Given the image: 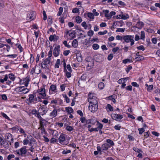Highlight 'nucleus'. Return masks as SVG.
Instances as JSON below:
<instances>
[{"mask_svg": "<svg viewBox=\"0 0 160 160\" xmlns=\"http://www.w3.org/2000/svg\"><path fill=\"white\" fill-rule=\"evenodd\" d=\"M70 50H68L64 51L63 52V54L64 56H67L69 54V53H70Z\"/></svg>", "mask_w": 160, "mask_h": 160, "instance_id": "obj_54", "label": "nucleus"}, {"mask_svg": "<svg viewBox=\"0 0 160 160\" xmlns=\"http://www.w3.org/2000/svg\"><path fill=\"white\" fill-rule=\"evenodd\" d=\"M61 52L60 47V45H57L53 50V55L55 57H57L59 55Z\"/></svg>", "mask_w": 160, "mask_h": 160, "instance_id": "obj_9", "label": "nucleus"}, {"mask_svg": "<svg viewBox=\"0 0 160 160\" xmlns=\"http://www.w3.org/2000/svg\"><path fill=\"white\" fill-rule=\"evenodd\" d=\"M88 101L89 104L98 105V100L93 93H89L88 95Z\"/></svg>", "mask_w": 160, "mask_h": 160, "instance_id": "obj_4", "label": "nucleus"}, {"mask_svg": "<svg viewBox=\"0 0 160 160\" xmlns=\"http://www.w3.org/2000/svg\"><path fill=\"white\" fill-rule=\"evenodd\" d=\"M8 79H9L12 81H14L15 79L14 75L12 73H10L8 75Z\"/></svg>", "mask_w": 160, "mask_h": 160, "instance_id": "obj_28", "label": "nucleus"}, {"mask_svg": "<svg viewBox=\"0 0 160 160\" xmlns=\"http://www.w3.org/2000/svg\"><path fill=\"white\" fill-rule=\"evenodd\" d=\"M121 19L124 20H126L129 18V16L128 14L126 15L121 14Z\"/></svg>", "mask_w": 160, "mask_h": 160, "instance_id": "obj_39", "label": "nucleus"}, {"mask_svg": "<svg viewBox=\"0 0 160 160\" xmlns=\"http://www.w3.org/2000/svg\"><path fill=\"white\" fill-rule=\"evenodd\" d=\"M143 59V57L142 56L137 57L135 58V60H136V61H139Z\"/></svg>", "mask_w": 160, "mask_h": 160, "instance_id": "obj_34", "label": "nucleus"}, {"mask_svg": "<svg viewBox=\"0 0 160 160\" xmlns=\"http://www.w3.org/2000/svg\"><path fill=\"white\" fill-rule=\"evenodd\" d=\"M15 45L19 50L20 52H21L23 51V48L21 44H19L18 43H17L15 44Z\"/></svg>", "mask_w": 160, "mask_h": 160, "instance_id": "obj_38", "label": "nucleus"}, {"mask_svg": "<svg viewBox=\"0 0 160 160\" xmlns=\"http://www.w3.org/2000/svg\"><path fill=\"white\" fill-rule=\"evenodd\" d=\"M14 157L15 156L13 154H10L8 156L7 159L8 160H11L12 158H14Z\"/></svg>", "mask_w": 160, "mask_h": 160, "instance_id": "obj_64", "label": "nucleus"}, {"mask_svg": "<svg viewBox=\"0 0 160 160\" xmlns=\"http://www.w3.org/2000/svg\"><path fill=\"white\" fill-rule=\"evenodd\" d=\"M76 58L77 60L79 62H81L82 61V56L81 53H78L76 54Z\"/></svg>", "mask_w": 160, "mask_h": 160, "instance_id": "obj_22", "label": "nucleus"}, {"mask_svg": "<svg viewBox=\"0 0 160 160\" xmlns=\"http://www.w3.org/2000/svg\"><path fill=\"white\" fill-rule=\"evenodd\" d=\"M63 43L65 46L67 48H69L71 47V46L68 44V42L67 41L65 40L63 41Z\"/></svg>", "mask_w": 160, "mask_h": 160, "instance_id": "obj_45", "label": "nucleus"}, {"mask_svg": "<svg viewBox=\"0 0 160 160\" xmlns=\"http://www.w3.org/2000/svg\"><path fill=\"white\" fill-rule=\"evenodd\" d=\"M66 87V85L65 84H63L60 86V88L62 91L65 90Z\"/></svg>", "mask_w": 160, "mask_h": 160, "instance_id": "obj_56", "label": "nucleus"}, {"mask_svg": "<svg viewBox=\"0 0 160 160\" xmlns=\"http://www.w3.org/2000/svg\"><path fill=\"white\" fill-rule=\"evenodd\" d=\"M51 61L47 59H43L42 62L41 63L39 64V65H41V67L44 69H48L49 66L51 63Z\"/></svg>", "mask_w": 160, "mask_h": 160, "instance_id": "obj_6", "label": "nucleus"}, {"mask_svg": "<svg viewBox=\"0 0 160 160\" xmlns=\"http://www.w3.org/2000/svg\"><path fill=\"white\" fill-rule=\"evenodd\" d=\"M124 78H121L118 80V82L119 84H121L123 82H125Z\"/></svg>", "mask_w": 160, "mask_h": 160, "instance_id": "obj_53", "label": "nucleus"}, {"mask_svg": "<svg viewBox=\"0 0 160 160\" xmlns=\"http://www.w3.org/2000/svg\"><path fill=\"white\" fill-rule=\"evenodd\" d=\"M58 115V111L56 109H53L50 114L51 117L54 118L55 117Z\"/></svg>", "mask_w": 160, "mask_h": 160, "instance_id": "obj_19", "label": "nucleus"}, {"mask_svg": "<svg viewBox=\"0 0 160 160\" xmlns=\"http://www.w3.org/2000/svg\"><path fill=\"white\" fill-rule=\"evenodd\" d=\"M1 115L5 118L7 119L9 121H11V120L10 118L4 113L3 112H1Z\"/></svg>", "mask_w": 160, "mask_h": 160, "instance_id": "obj_31", "label": "nucleus"}, {"mask_svg": "<svg viewBox=\"0 0 160 160\" xmlns=\"http://www.w3.org/2000/svg\"><path fill=\"white\" fill-rule=\"evenodd\" d=\"M26 146H23L19 150L16 151L17 154L22 156L24 157L27 152Z\"/></svg>", "mask_w": 160, "mask_h": 160, "instance_id": "obj_7", "label": "nucleus"}, {"mask_svg": "<svg viewBox=\"0 0 160 160\" xmlns=\"http://www.w3.org/2000/svg\"><path fill=\"white\" fill-rule=\"evenodd\" d=\"M38 111L35 109H33L32 111V113L35 115V116L38 113Z\"/></svg>", "mask_w": 160, "mask_h": 160, "instance_id": "obj_63", "label": "nucleus"}, {"mask_svg": "<svg viewBox=\"0 0 160 160\" xmlns=\"http://www.w3.org/2000/svg\"><path fill=\"white\" fill-rule=\"evenodd\" d=\"M125 28H118L116 31V32H123L125 31Z\"/></svg>", "mask_w": 160, "mask_h": 160, "instance_id": "obj_46", "label": "nucleus"}, {"mask_svg": "<svg viewBox=\"0 0 160 160\" xmlns=\"http://www.w3.org/2000/svg\"><path fill=\"white\" fill-rule=\"evenodd\" d=\"M132 62L133 61H132V59H124L122 60V63L124 64H126L128 62Z\"/></svg>", "mask_w": 160, "mask_h": 160, "instance_id": "obj_36", "label": "nucleus"}, {"mask_svg": "<svg viewBox=\"0 0 160 160\" xmlns=\"http://www.w3.org/2000/svg\"><path fill=\"white\" fill-rule=\"evenodd\" d=\"M38 96L35 93L30 94L28 96V98L27 99V103L29 105L31 103H35L38 102L40 99H38Z\"/></svg>", "mask_w": 160, "mask_h": 160, "instance_id": "obj_1", "label": "nucleus"}, {"mask_svg": "<svg viewBox=\"0 0 160 160\" xmlns=\"http://www.w3.org/2000/svg\"><path fill=\"white\" fill-rule=\"evenodd\" d=\"M38 129H40L41 131V133L42 134H46L47 132L45 131V129L44 128V127L43 126H40V127L38 128Z\"/></svg>", "mask_w": 160, "mask_h": 160, "instance_id": "obj_35", "label": "nucleus"}, {"mask_svg": "<svg viewBox=\"0 0 160 160\" xmlns=\"http://www.w3.org/2000/svg\"><path fill=\"white\" fill-rule=\"evenodd\" d=\"M134 35H126L123 37V40L126 43L131 42L130 45L132 46L134 44Z\"/></svg>", "mask_w": 160, "mask_h": 160, "instance_id": "obj_5", "label": "nucleus"}, {"mask_svg": "<svg viewBox=\"0 0 160 160\" xmlns=\"http://www.w3.org/2000/svg\"><path fill=\"white\" fill-rule=\"evenodd\" d=\"M46 85H43L40 88L38 89L37 92H35L36 94L38 96V99L44 98L46 96L45 93V87Z\"/></svg>", "mask_w": 160, "mask_h": 160, "instance_id": "obj_2", "label": "nucleus"}, {"mask_svg": "<svg viewBox=\"0 0 160 160\" xmlns=\"http://www.w3.org/2000/svg\"><path fill=\"white\" fill-rule=\"evenodd\" d=\"M143 25V23L142 22H138L136 25L137 28L138 29H141Z\"/></svg>", "mask_w": 160, "mask_h": 160, "instance_id": "obj_29", "label": "nucleus"}, {"mask_svg": "<svg viewBox=\"0 0 160 160\" xmlns=\"http://www.w3.org/2000/svg\"><path fill=\"white\" fill-rule=\"evenodd\" d=\"M34 61V58L32 54H30V63L32 64Z\"/></svg>", "mask_w": 160, "mask_h": 160, "instance_id": "obj_41", "label": "nucleus"}, {"mask_svg": "<svg viewBox=\"0 0 160 160\" xmlns=\"http://www.w3.org/2000/svg\"><path fill=\"white\" fill-rule=\"evenodd\" d=\"M145 32L143 31H142L141 32L140 39L142 40H144L145 39Z\"/></svg>", "mask_w": 160, "mask_h": 160, "instance_id": "obj_49", "label": "nucleus"}, {"mask_svg": "<svg viewBox=\"0 0 160 160\" xmlns=\"http://www.w3.org/2000/svg\"><path fill=\"white\" fill-rule=\"evenodd\" d=\"M108 31L107 30H104L103 32H98V34L99 35H104L107 33Z\"/></svg>", "mask_w": 160, "mask_h": 160, "instance_id": "obj_58", "label": "nucleus"}, {"mask_svg": "<svg viewBox=\"0 0 160 160\" xmlns=\"http://www.w3.org/2000/svg\"><path fill=\"white\" fill-rule=\"evenodd\" d=\"M98 87L100 89H102L104 87V84L103 82H101L99 83Z\"/></svg>", "mask_w": 160, "mask_h": 160, "instance_id": "obj_42", "label": "nucleus"}, {"mask_svg": "<svg viewBox=\"0 0 160 160\" xmlns=\"http://www.w3.org/2000/svg\"><path fill=\"white\" fill-rule=\"evenodd\" d=\"M64 72L65 74V76L67 78H69L71 77V73L72 72L68 71L66 68H64Z\"/></svg>", "mask_w": 160, "mask_h": 160, "instance_id": "obj_21", "label": "nucleus"}, {"mask_svg": "<svg viewBox=\"0 0 160 160\" xmlns=\"http://www.w3.org/2000/svg\"><path fill=\"white\" fill-rule=\"evenodd\" d=\"M58 13L57 15L58 16H61L62 13V12L63 11V9L62 7H60L58 9Z\"/></svg>", "mask_w": 160, "mask_h": 160, "instance_id": "obj_44", "label": "nucleus"}, {"mask_svg": "<svg viewBox=\"0 0 160 160\" xmlns=\"http://www.w3.org/2000/svg\"><path fill=\"white\" fill-rule=\"evenodd\" d=\"M60 60V59H58L57 60L56 63L55 64L54 67L55 68H58L59 67Z\"/></svg>", "mask_w": 160, "mask_h": 160, "instance_id": "obj_33", "label": "nucleus"}, {"mask_svg": "<svg viewBox=\"0 0 160 160\" xmlns=\"http://www.w3.org/2000/svg\"><path fill=\"white\" fill-rule=\"evenodd\" d=\"M138 130L139 131V134L141 135L144 132L145 130L143 128H138Z\"/></svg>", "mask_w": 160, "mask_h": 160, "instance_id": "obj_61", "label": "nucleus"}, {"mask_svg": "<svg viewBox=\"0 0 160 160\" xmlns=\"http://www.w3.org/2000/svg\"><path fill=\"white\" fill-rule=\"evenodd\" d=\"M66 68L67 69V70H68V71L72 72V68L70 64L67 65L66 66Z\"/></svg>", "mask_w": 160, "mask_h": 160, "instance_id": "obj_60", "label": "nucleus"}, {"mask_svg": "<svg viewBox=\"0 0 160 160\" xmlns=\"http://www.w3.org/2000/svg\"><path fill=\"white\" fill-rule=\"evenodd\" d=\"M14 91L18 94H26L29 91V89L25 88L24 87H18L14 89Z\"/></svg>", "mask_w": 160, "mask_h": 160, "instance_id": "obj_3", "label": "nucleus"}, {"mask_svg": "<svg viewBox=\"0 0 160 160\" xmlns=\"http://www.w3.org/2000/svg\"><path fill=\"white\" fill-rule=\"evenodd\" d=\"M109 12V11L108 10L103 11V12L105 14V17L108 19H110L111 18V16Z\"/></svg>", "mask_w": 160, "mask_h": 160, "instance_id": "obj_20", "label": "nucleus"}, {"mask_svg": "<svg viewBox=\"0 0 160 160\" xmlns=\"http://www.w3.org/2000/svg\"><path fill=\"white\" fill-rule=\"evenodd\" d=\"M59 38V37L55 34L50 35L49 37V40L51 42L57 41Z\"/></svg>", "mask_w": 160, "mask_h": 160, "instance_id": "obj_17", "label": "nucleus"}, {"mask_svg": "<svg viewBox=\"0 0 160 160\" xmlns=\"http://www.w3.org/2000/svg\"><path fill=\"white\" fill-rule=\"evenodd\" d=\"M65 111L68 114H70L73 112V110L72 108L70 107L65 108Z\"/></svg>", "mask_w": 160, "mask_h": 160, "instance_id": "obj_24", "label": "nucleus"}, {"mask_svg": "<svg viewBox=\"0 0 160 160\" xmlns=\"http://www.w3.org/2000/svg\"><path fill=\"white\" fill-rule=\"evenodd\" d=\"M79 8H75L72 9V12L73 13H78L79 12Z\"/></svg>", "mask_w": 160, "mask_h": 160, "instance_id": "obj_51", "label": "nucleus"}, {"mask_svg": "<svg viewBox=\"0 0 160 160\" xmlns=\"http://www.w3.org/2000/svg\"><path fill=\"white\" fill-rule=\"evenodd\" d=\"M36 15V13L35 12H30L27 14V19L29 21H31L34 19Z\"/></svg>", "mask_w": 160, "mask_h": 160, "instance_id": "obj_10", "label": "nucleus"}, {"mask_svg": "<svg viewBox=\"0 0 160 160\" xmlns=\"http://www.w3.org/2000/svg\"><path fill=\"white\" fill-rule=\"evenodd\" d=\"M145 86L147 87V90L149 92L153 89V85H148L147 83H146Z\"/></svg>", "mask_w": 160, "mask_h": 160, "instance_id": "obj_30", "label": "nucleus"}, {"mask_svg": "<svg viewBox=\"0 0 160 160\" xmlns=\"http://www.w3.org/2000/svg\"><path fill=\"white\" fill-rule=\"evenodd\" d=\"M78 41L76 39H74L72 43V47L74 48H76L78 46Z\"/></svg>", "mask_w": 160, "mask_h": 160, "instance_id": "obj_25", "label": "nucleus"}, {"mask_svg": "<svg viewBox=\"0 0 160 160\" xmlns=\"http://www.w3.org/2000/svg\"><path fill=\"white\" fill-rule=\"evenodd\" d=\"M47 121L43 118L41 119L40 120V126L44 127V126L46 124Z\"/></svg>", "mask_w": 160, "mask_h": 160, "instance_id": "obj_26", "label": "nucleus"}, {"mask_svg": "<svg viewBox=\"0 0 160 160\" xmlns=\"http://www.w3.org/2000/svg\"><path fill=\"white\" fill-rule=\"evenodd\" d=\"M5 136L6 139L8 142L10 143L13 142V138L12 135L10 133H7Z\"/></svg>", "mask_w": 160, "mask_h": 160, "instance_id": "obj_18", "label": "nucleus"}, {"mask_svg": "<svg viewBox=\"0 0 160 160\" xmlns=\"http://www.w3.org/2000/svg\"><path fill=\"white\" fill-rule=\"evenodd\" d=\"M75 20L76 22L78 23H80L82 21L81 17L79 16H76L75 18Z\"/></svg>", "mask_w": 160, "mask_h": 160, "instance_id": "obj_32", "label": "nucleus"}, {"mask_svg": "<svg viewBox=\"0 0 160 160\" xmlns=\"http://www.w3.org/2000/svg\"><path fill=\"white\" fill-rule=\"evenodd\" d=\"M106 109L108 112L112 111L113 110L112 107L110 104L107 105L106 108Z\"/></svg>", "mask_w": 160, "mask_h": 160, "instance_id": "obj_27", "label": "nucleus"}, {"mask_svg": "<svg viewBox=\"0 0 160 160\" xmlns=\"http://www.w3.org/2000/svg\"><path fill=\"white\" fill-rule=\"evenodd\" d=\"M67 34L68 35V38L70 40H72L75 37V32L73 31H68L67 32Z\"/></svg>", "mask_w": 160, "mask_h": 160, "instance_id": "obj_16", "label": "nucleus"}, {"mask_svg": "<svg viewBox=\"0 0 160 160\" xmlns=\"http://www.w3.org/2000/svg\"><path fill=\"white\" fill-rule=\"evenodd\" d=\"M98 105L89 104L88 108L91 112H94L97 111L98 109Z\"/></svg>", "mask_w": 160, "mask_h": 160, "instance_id": "obj_14", "label": "nucleus"}, {"mask_svg": "<svg viewBox=\"0 0 160 160\" xmlns=\"http://www.w3.org/2000/svg\"><path fill=\"white\" fill-rule=\"evenodd\" d=\"M117 24H118L120 27H122L123 25V22L122 20L117 21Z\"/></svg>", "mask_w": 160, "mask_h": 160, "instance_id": "obj_52", "label": "nucleus"}, {"mask_svg": "<svg viewBox=\"0 0 160 160\" xmlns=\"http://www.w3.org/2000/svg\"><path fill=\"white\" fill-rule=\"evenodd\" d=\"M81 25H82V26L84 28V29H86L87 28L88 25L87 24V23H86V22H85V21L83 22L82 23Z\"/></svg>", "mask_w": 160, "mask_h": 160, "instance_id": "obj_50", "label": "nucleus"}, {"mask_svg": "<svg viewBox=\"0 0 160 160\" xmlns=\"http://www.w3.org/2000/svg\"><path fill=\"white\" fill-rule=\"evenodd\" d=\"M106 142L109 143L110 144V145L113 146L114 145V143L113 142L111 139H107Z\"/></svg>", "mask_w": 160, "mask_h": 160, "instance_id": "obj_48", "label": "nucleus"}, {"mask_svg": "<svg viewBox=\"0 0 160 160\" xmlns=\"http://www.w3.org/2000/svg\"><path fill=\"white\" fill-rule=\"evenodd\" d=\"M66 135L64 134H61L59 137L58 140L59 142L62 145H66L67 143H66Z\"/></svg>", "mask_w": 160, "mask_h": 160, "instance_id": "obj_12", "label": "nucleus"}, {"mask_svg": "<svg viewBox=\"0 0 160 160\" xmlns=\"http://www.w3.org/2000/svg\"><path fill=\"white\" fill-rule=\"evenodd\" d=\"M57 92V86L56 84H52L49 89V93L50 94H54Z\"/></svg>", "mask_w": 160, "mask_h": 160, "instance_id": "obj_13", "label": "nucleus"}, {"mask_svg": "<svg viewBox=\"0 0 160 160\" xmlns=\"http://www.w3.org/2000/svg\"><path fill=\"white\" fill-rule=\"evenodd\" d=\"M97 126L98 127V129H99L100 130L102 129L103 128V125L100 123L99 122H97Z\"/></svg>", "mask_w": 160, "mask_h": 160, "instance_id": "obj_40", "label": "nucleus"}, {"mask_svg": "<svg viewBox=\"0 0 160 160\" xmlns=\"http://www.w3.org/2000/svg\"><path fill=\"white\" fill-rule=\"evenodd\" d=\"M1 145L7 148H8L9 147L8 143L5 141Z\"/></svg>", "mask_w": 160, "mask_h": 160, "instance_id": "obj_43", "label": "nucleus"}, {"mask_svg": "<svg viewBox=\"0 0 160 160\" xmlns=\"http://www.w3.org/2000/svg\"><path fill=\"white\" fill-rule=\"evenodd\" d=\"M113 57V54L111 53L109 54L108 57V59L109 61L111 60Z\"/></svg>", "mask_w": 160, "mask_h": 160, "instance_id": "obj_59", "label": "nucleus"}, {"mask_svg": "<svg viewBox=\"0 0 160 160\" xmlns=\"http://www.w3.org/2000/svg\"><path fill=\"white\" fill-rule=\"evenodd\" d=\"M5 82H6V84L8 85H10L12 82L8 79L7 74L0 76V83H3Z\"/></svg>", "mask_w": 160, "mask_h": 160, "instance_id": "obj_8", "label": "nucleus"}, {"mask_svg": "<svg viewBox=\"0 0 160 160\" xmlns=\"http://www.w3.org/2000/svg\"><path fill=\"white\" fill-rule=\"evenodd\" d=\"M29 81V78L27 77L25 78L21 79L20 81V83L21 85H24L25 87H27L28 86Z\"/></svg>", "mask_w": 160, "mask_h": 160, "instance_id": "obj_11", "label": "nucleus"}, {"mask_svg": "<svg viewBox=\"0 0 160 160\" xmlns=\"http://www.w3.org/2000/svg\"><path fill=\"white\" fill-rule=\"evenodd\" d=\"M88 16L91 19L93 18L94 17L93 14L91 12H88Z\"/></svg>", "mask_w": 160, "mask_h": 160, "instance_id": "obj_57", "label": "nucleus"}, {"mask_svg": "<svg viewBox=\"0 0 160 160\" xmlns=\"http://www.w3.org/2000/svg\"><path fill=\"white\" fill-rule=\"evenodd\" d=\"M92 47L94 50H97L99 48V46L97 44H94L92 45Z\"/></svg>", "mask_w": 160, "mask_h": 160, "instance_id": "obj_47", "label": "nucleus"}, {"mask_svg": "<svg viewBox=\"0 0 160 160\" xmlns=\"http://www.w3.org/2000/svg\"><path fill=\"white\" fill-rule=\"evenodd\" d=\"M52 50H50L49 52H48V57L46 59H48L49 60L51 61V57H52Z\"/></svg>", "mask_w": 160, "mask_h": 160, "instance_id": "obj_37", "label": "nucleus"}, {"mask_svg": "<svg viewBox=\"0 0 160 160\" xmlns=\"http://www.w3.org/2000/svg\"><path fill=\"white\" fill-rule=\"evenodd\" d=\"M111 117L112 119L116 120L119 121L122 118V115L117 114L113 113L111 115Z\"/></svg>", "mask_w": 160, "mask_h": 160, "instance_id": "obj_15", "label": "nucleus"}, {"mask_svg": "<svg viewBox=\"0 0 160 160\" xmlns=\"http://www.w3.org/2000/svg\"><path fill=\"white\" fill-rule=\"evenodd\" d=\"M59 20L60 22L61 23H64V19L63 17H60L59 18Z\"/></svg>", "mask_w": 160, "mask_h": 160, "instance_id": "obj_62", "label": "nucleus"}, {"mask_svg": "<svg viewBox=\"0 0 160 160\" xmlns=\"http://www.w3.org/2000/svg\"><path fill=\"white\" fill-rule=\"evenodd\" d=\"M19 128V127L16 126L11 128L10 129L12 130L13 132H15L18 131V129Z\"/></svg>", "mask_w": 160, "mask_h": 160, "instance_id": "obj_55", "label": "nucleus"}, {"mask_svg": "<svg viewBox=\"0 0 160 160\" xmlns=\"http://www.w3.org/2000/svg\"><path fill=\"white\" fill-rule=\"evenodd\" d=\"M109 145L107 143H104L102 145L101 147L102 150H107L109 147H110Z\"/></svg>", "mask_w": 160, "mask_h": 160, "instance_id": "obj_23", "label": "nucleus"}]
</instances>
